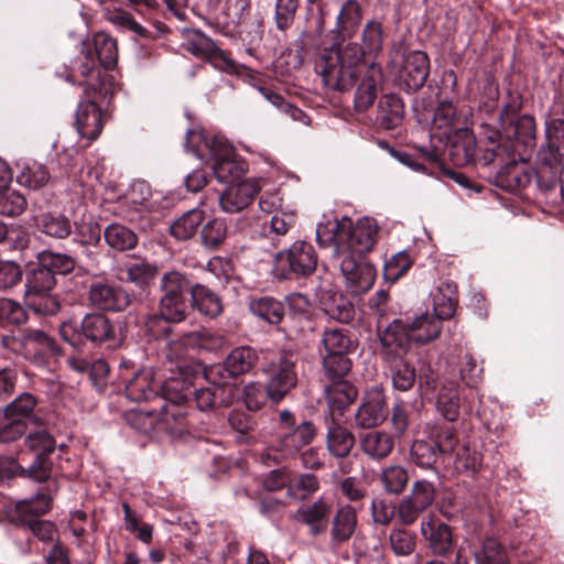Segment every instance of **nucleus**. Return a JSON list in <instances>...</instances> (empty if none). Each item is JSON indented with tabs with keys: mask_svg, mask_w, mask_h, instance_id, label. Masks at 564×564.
Listing matches in <instances>:
<instances>
[{
	"mask_svg": "<svg viewBox=\"0 0 564 564\" xmlns=\"http://www.w3.org/2000/svg\"><path fill=\"white\" fill-rule=\"evenodd\" d=\"M325 227L318 226L316 237L318 240L325 238L333 241L348 291L360 294L370 290L376 279V270L364 261L362 256L375 245L378 231L376 220L365 217L352 224L350 219L343 218L332 225L328 237H325Z\"/></svg>",
	"mask_w": 564,
	"mask_h": 564,
	"instance_id": "1",
	"label": "nucleus"
},
{
	"mask_svg": "<svg viewBox=\"0 0 564 564\" xmlns=\"http://www.w3.org/2000/svg\"><path fill=\"white\" fill-rule=\"evenodd\" d=\"M364 46L357 42L334 44L325 50L316 63V72L322 77L324 86L330 90L346 91L354 86L356 76L362 65L370 62L365 59L367 54H377L382 50L383 31L381 23L369 21L361 32Z\"/></svg>",
	"mask_w": 564,
	"mask_h": 564,
	"instance_id": "2",
	"label": "nucleus"
},
{
	"mask_svg": "<svg viewBox=\"0 0 564 564\" xmlns=\"http://www.w3.org/2000/svg\"><path fill=\"white\" fill-rule=\"evenodd\" d=\"M185 145L199 159L209 155L214 160L213 170L221 183L235 182L246 173L245 163L237 160L234 148L220 137L207 138L199 131H188Z\"/></svg>",
	"mask_w": 564,
	"mask_h": 564,
	"instance_id": "3",
	"label": "nucleus"
},
{
	"mask_svg": "<svg viewBox=\"0 0 564 564\" xmlns=\"http://www.w3.org/2000/svg\"><path fill=\"white\" fill-rule=\"evenodd\" d=\"M188 280L176 271L166 272L161 279L163 296L160 300V312L147 318L145 326L153 336L169 330L166 323L181 322L185 318L187 304L186 294L191 292Z\"/></svg>",
	"mask_w": 564,
	"mask_h": 564,
	"instance_id": "4",
	"label": "nucleus"
},
{
	"mask_svg": "<svg viewBox=\"0 0 564 564\" xmlns=\"http://www.w3.org/2000/svg\"><path fill=\"white\" fill-rule=\"evenodd\" d=\"M78 73L85 78V94L89 100L79 104L75 126L82 138L93 141L102 129L101 111L91 95V91L99 94L102 91L101 74L96 66L93 52L88 51L85 54L84 61L78 66Z\"/></svg>",
	"mask_w": 564,
	"mask_h": 564,
	"instance_id": "5",
	"label": "nucleus"
},
{
	"mask_svg": "<svg viewBox=\"0 0 564 564\" xmlns=\"http://www.w3.org/2000/svg\"><path fill=\"white\" fill-rule=\"evenodd\" d=\"M280 429L283 431L274 444L267 448L261 458L264 463L272 459L274 463L294 457L306 445L311 444L316 436V429L311 421L296 423L293 413L282 410L279 414Z\"/></svg>",
	"mask_w": 564,
	"mask_h": 564,
	"instance_id": "6",
	"label": "nucleus"
},
{
	"mask_svg": "<svg viewBox=\"0 0 564 564\" xmlns=\"http://www.w3.org/2000/svg\"><path fill=\"white\" fill-rule=\"evenodd\" d=\"M388 68L406 91L422 88L430 74V59L419 50H409L403 43H394L389 51Z\"/></svg>",
	"mask_w": 564,
	"mask_h": 564,
	"instance_id": "7",
	"label": "nucleus"
},
{
	"mask_svg": "<svg viewBox=\"0 0 564 564\" xmlns=\"http://www.w3.org/2000/svg\"><path fill=\"white\" fill-rule=\"evenodd\" d=\"M212 386L192 389L191 384L181 378H171L164 387L169 401L181 404L192 399L200 411L215 410L226 406L230 401V388L218 377V380H208Z\"/></svg>",
	"mask_w": 564,
	"mask_h": 564,
	"instance_id": "8",
	"label": "nucleus"
},
{
	"mask_svg": "<svg viewBox=\"0 0 564 564\" xmlns=\"http://www.w3.org/2000/svg\"><path fill=\"white\" fill-rule=\"evenodd\" d=\"M395 333L382 332L380 341L383 348V360L395 390L408 391L415 382V369L406 359L408 348L397 341Z\"/></svg>",
	"mask_w": 564,
	"mask_h": 564,
	"instance_id": "9",
	"label": "nucleus"
},
{
	"mask_svg": "<svg viewBox=\"0 0 564 564\" xmlns=\"http://www.w3.org/2000/svg\"><path fill=\"white\" fill-rule=\"evenodd\" d=\"M61 337L74 348H79L84 339L93 343H104L113 336V326L110 319L98 313L87 314L80 325L66 321L59 326Z\"/></svg>",
	"mask_w": 564,
	"mask_h": 564,
	"instance_id": "10",
	"label": "nucleus"
},
{
	"mask_svg": "<svg viewBox=\"0 0 564 564\" xmlns=\"http://www.w3.org/2000/svg\"><path fill=\"white\" fill-rule=\"evenodd\" d=\"M522 107L519 95H509L508 101L503 104L499 116L498 135L508 140H518L529 144L535 137V122L531 116H519Z\"/></svg>",
	"mask_w": 564,
	"mask_h": 564,
	"instance_id": "11",
	"label": "nucleus"
},
{
	"mask_svg": "<svg viewBox=\"0 0 564 564\" xmlns=\"http://www.w3.org/2000/svg\"><path fill=\"white\" fill-rule=\"evenodd\" d=\"M25 445L28 477L40 482L47 480L51 475L48 456L56 446L54 437L45 430L30 432L25 438Z\"/></svg>",
	"mask_w": 564,
	"mask_h": 564,
	"instance_id": "12",
	"label": "nucleus"
},
{
	"mask_svg": "<svg viewBox=\"0 0 564 564\" xmlns=\"http://www.w3.org/2000/svg\"><path fill=\"white\" fill-rule=\"evenodd\" d=\"M442 321L434 314L425 312L416 316L411 323L393 321L383 332L395 333L397 341L410 351V343L426 344L438 337Z\"/></svg>",
	"mask_w": 564,
	"mask_h": 564,
	"instance_id": "13",
	"label": "nucleus"
},
{
	"mask_svg": "<svg viewBox=\"0 0 564 564\" xmlns=\"http://www.w3.org/2000/svg\"><path fill=\"white\" fill-rule=\"evenodd\" d=\"M435 489L427 480L413 484L408 496L402 498L397 507V518L404 525L413 524L434 501Z\"/></svg>",
	"mask_w": 564,
	"mask_h": 564,
	"instance_id": "14",
	"label": "nucleus"
},
{
	"mask_svg": "<svg viewBox=\"0 0 564 564\" xmlns=\"http://www.w3.org/2000/svg\"><path fill=\"white\" fill-rule=\"evenodd\" d=\"M4 345L23 354L26 358H43L58 352L55 341L43 330L25 328L11 338L3 340Z\"/></svg>",
	"mask_w": 564,
	"mask_h": 564,
	"instance_id": "15",
	"label": "nucleus"
},
{
	"mask_svg": "<svg viewBox=\"0 0 564 564\" xmlns=\"http://www.w3.org/2000/svg\"><path fill=\"white\" fill-rule=\"evenodd\" d=\"M91 306L102 311H123L131 302L130 295L116 282L106 279L91 281L88 289Z\"/></svg>",
	"mask_w": 564,
	"mask_h": 564,
	"instance_id": "16",
	"label": "nucleus"
},
{
	"mask_svg": "<svg viewBox=\"0 0 564 564\" xmlns=\"http://www.w3.org/2000/svg\"><path fill=\"white\" fill-rule=\"evenodd\" d=\"M258 361V354L250 347H238L226 358L224 364L210 366L205 370L207 380H218L227 383V379L250 371Z\"/></svg>",
	"mask_w": 564,
	"mask_h": 564,
	"instance_id": "17",
	"label": "nucleus"
},
{
	"mask_svg": "<svg viewBox=\"0 0 564 564\" xmlns=\"http://www.w3.org/2000/svg\"><path fill=\"white\" fill-rule=\"evenodd\" d=\"M275 262L281 270L297 275H308L315 271L317 256L314 247L305 241H295L288 250L275 256Z\"/></svg>",
	"mask_w": 564,
	"mask_h": 564,
	"instance_id": "18",
	"label": "nucleus"
},
{
	"mask_svg": "<svg viewBox=\"0 0 564 564\" xmlns=\"http://www.w3.org/2000/svg\"><path fill=\"white\" fill-rule=\"evenodd\" d=\"M183 48L196 57L209 59L215 67L221 70L235 73L238 69L236 62L203 33H191L183 43Z\"/></svg>",
	"mask_w": 564,
	"mask_h": 564,
	"instance_id": "19",
	"label": "nucleus"
},
{
	"mask_svg": "<svg viewBox=\"0 0 564 564\" xmlns=\"http://www.w3.org/2000/svg\"><path fill=\"white\" fill-rule=\"evenodd\" d=\"M332 511V501L319 497L314 502L300 507L293 518L307 528L308 535L318 538L327 532Z\"/></svg>",
	"mask_w": 564,
	"mask_h": 564,
	"instance_id": "20",
	"label": "nucleus"
},
{
	"mask_svg": "<svg viewBox=\"0 0 564 564\" xmlns=\"http://www.w3.org/2000/svg\"><path fill=\"white\" fill-rule=\"evenodd\" d=\"M539 161L552 169L564 160V119L549 118L545 121V144L538 152Z\"/></svg>",
	"mask_w": 564,
	"mask_h": 564,
	"instance_id": "21",
	"label": "nucleus"
},
{
	"mask_svg": "<svg viewBox=\"0 0 564 564\" xmlns=\"http://www.w3.org/2000/svg\"><path fill=\"white\" fill-rule=\"evenodd\" d=\"M126 380V395L133 402L149 401L153 398L159 397L160 392L162 397L167 400L164 393V384L155 380V373L151 368H143L132 375L131 378Z\"/></svg>",
	"mask_w": 564,
	"mask_h": 564,
	"instance_id": "22",
	"label": "nucleus"
},
{
	"mask_svg": "<svg viewBox=\"0 0 564 564\" xmlns=\"http://www.w3.org/2000/svg\"><path fill=\"white\" fill-rule=\"evenodd\" d=\"M361 77L355 93V108L358 111H366L371 107L377 98L378 86L382 80V70L379 64L370 62L368 65H362L358 72L355 82ZM356 83H354L355 85Z\"/></svg>",
	"mask_w": 564,
	"mask_h": 564,
	"instance_id": "23",
	"label": "nucleus"
},
{
	"mask_svg": "<svg viewBox=\"0 0 564 564\" xmlns=\"http://www.w3.org/2000/svg\"><path fill=\"white\" fill-rule=\"evenodd\" d=\"M225 344L226 339L223 335L212 333L207 329H200L183 335L180 340L169 343L167 357L178 359L182 355L181 349L183 347L216 351L221 349Z\"/></svg>",
	"mask_w": 564,
	"mask_h": 564,
	"instance_id": "24",
	"label": "nucleus"
},
{
	"mask_svg": "<svg viewBox=\"0 0 564 564\" xmlns=\"http://www.w3.org/2000/svg\"><path fill=\"white\" fill-rule=\"evenodd\" d=\"M386 397L380 389H372L367 392L356 414V424L361 429L373 430L387 417Z\"/></svg>",
	"mask_w": 564,
	"mask_h": 564,
	"instance_id": "25",
	"label": "nucleus"
},
{
	"mask_svg": "<svg viewBox=\"0 0 564 564\" xmlns=\"http://www.w3.org/2000/svg\"><path fill=\"white\" fill-rule=\"evenodd\" d=\"M258 192L259 187L252 181L232 183L219 195V205L225 213H239L252 203Z\"/></svg>",
	"mask_w": 564,
	"mask_h": 564,
	"instance_id": "26",
	"label": "nucleus"
},
{
	"mask_svg": "<svg viewBox=\"0 0 564 564\" xmlns=\"http://www.w3.org/2000/svg\"><path fill=\"white\" fill-rule=\"evenodd\" d=\"M447 138V155L454 165L465 166L474 161L477 143L469 129L457 128Z\"/></svg>",
	"mask_w": 564,
	"mask_h": 564,
	"instance_id": "27",
	"label": "nucleus"
},
{
	"mask_svg": "<svg viewBox=\"0 0 564 564\" xmlns=\"http://www.w3.org/2000/svg\"><path fill=\"white\" fill-rule=\"evenodd\" d=\"M358 446L369 459L381 462L392 453L394 437L387 431L369 430L358 435Z\"/></svg>",
	"mask_w": 564,
	"mask_h": 564,
	"instance_id": "28",
	"label": "nucleus"
},
{
	"mask_svg": "<svg viewBox=\"0 0 564 564\" xmlns=\"http://www.w3.org/2000/svg\"><path fill=\"white\" fill-rule=\"evenodd\" d=\"M296 382L294 362L289 359H281L272 370L265 386L267 394L272 402L278 403L296 386Z\"/></svg>",
	"mask_w": 564,
	"mask_h": 564,
	"instance_id": "29",
	"label": "nucleus"
},
{
	"mask_svg": "<svg viewBox=\"0 0 564 564\" xmlns=\"http://www.w3.org/2000/svg\"><path fill=\"white\" fill-rule=\"evenodd\" d=\"M326 448L328 453L336 458L347 457L356 442L354 434L336 422L333 415L329 420H326Z\"/></svg>",
	"mask_w": 564,
	"mask_h": 564,
	"instance_id": "30",
	"label": "nucleus"
},
{
	"mask_svg": "<svg viewBox=\"0 0 564 564\" xmlns=\"http://www.w3.org/2000/svg\"><path fill=\"white\" fill-rule=\"evenodd\" d=\"M357 527L356 510L349 506L344 505L337 508L330 522V543L339 545L347 542L354 534Z\"/></svg>",
	"mask_w": 564,
	"mask_h": 564,
	"instance_id": "31",
	"label": "nucleus"
},
{
	"mask_svg": "<svg viewBox=\"0 0 564 564\" xmlns=\"http://www.w3.org/2000/svg\"><path fill=\"white\" fill-rule=\"evenodd\" d=\"M421 533L429 541L435 554L444 555L452 547V532L447 524L435 523L432 519L421 523Z\"/></svg>",
	"mask_w": 564,
	"mask_h": 564,
	"instance_id": "32",
	"label": "nucleus"
},
{
	"mask_svg": "<svg viewBox=\"0 0 564 564\" xmlns=\"http://www.w3.org/2000/svg\"><path fill=\"white\" fill-rule=\"evenodd\" d=\"M457 302L456 284L451 281H445L441 283L434 294L432 314L441 321L449 319L455 314Z\"/></svg>",
	"mask_w": 564,
	"mask_h": 564,
	"instance_id": "33",
	"label": "nucleus"
},
{
	"mask_svg": "<svg viewBox=\"0 0 564 564\" xmlns=\"http://www.w3.org/2000/svg\"><path fill=\"white\" fill-rule=\"evenodd\" d=\"M361 17L359 3L355 0H347L337 17L335 29L336 37L343 41L351 37L361 22Z\"/></svg>",
	"mask_w": 564,
	"mask_h": 564,
	"instance_id": "34",
	"label": "nucleus"
},
{
	"mask_svg": "<svg viewBox=\"0 0 564 564\" xmlns=\"http://www.w3.org/2000/svg\"><path fill=\"white\" fill-rule=\"evenodd\" d=\"M34 224L41 232L57 239L66 238L72 231L69 219L59 213H41L34 217Z\"/></svg>",
	"mask_w": 564,
	"mask_h": 564,
	"instance_id": "35",
	"label": "nucleus"
},
{
	"mask_svg": "<svg viewBox=\"0 0 564 564\" xmlns=\"http://www.w3.org/2000/svg\"><path fill=\"white\" fill-rule=\"evenodd\" d=\"M325 397L332 411H343L355 400L357 390L344 379L332 380V383L325 387Z\"/></svg>",
	"mask_w": 564,
	"mask_h": 564,
	"instance_id": "36",
	"label": "nucleus"
},
{
	"mask_svg": "<svg viewBox=\"0 0 564 564\" xmlns=\"http://www.w3.org/2000/svg\"><path fill=\"white\" fill-rule=\"evenodd\" d=\"M55 283V276L50 271V268L40 261V264L32 268L26 275L25 297L51 292Z\"/></svg>",
	"mask_w": 564,
	"mask_h": 564,
	"instance_id": "37",
	"label": "nucleus"
},
{
	"mask_svg": "<svg viewBox=\"0 0 564 564\" xmlns=\"http://www.w3.org/2000/svg\"><path fill=\"white\" fill-rule=\"evenodd\" d=\"M193 305L204 315L216 317L223 312L220 297L210 289L196 284L191 289Z\"/></svg>",
	"mask_w": 564,
	"mask_h": 564,
	"instance_id": "38",
	"label": "nucleus"
},
{
	"mask_svg": "<svg viewBox=\"0 0 564 564\" xmlns=\"http://www.w3.org/2000/svg\"><path fill=\"white\" fill-rule=\"evenodd\" d=\"M378 112L381 126L384 129H393L402 121L403 102L397 95H386L379 101Z\"/></svg>",
	"mask_w": 564,
	"mask_h": 564,
	"instance_id": "39",
	"label": "nucleus"
},
{
	"mask_svg": "<svg viewBox=\"0 0 564 564\" xmlns=\"http://www.w3.org/2000/svg\"><path fill=\"white\" fill-rule=\"evenodd\" d=\"M322 310L332 319L349 323L355 317V308L349 300L341 294H332L321 301Z\"/></svg>",
	"mask_w": 564,
	"mask_h": 564,
	"instance_id": "40",
	"label": "nucleus"
},
{
	"mask_svg": "<svg viewBox=\"0 0 564 564\" xmlns=\"http://www.w3.org/2000/svg\"><path fill=\"white\" fill-rule=\"evenodd\" d=\"M296 221L295 215L291 212H276L269 220L262 224L263 235L272 240L273 243L280 241L291 228L294 227Z\"/></svg>",
	"mask_w": 564,
	"mask_h": 564,
	"instance_id": "41",
	"label": "nucleus"
},
{
	"mask_svg": "<svg viewBox=\"0 0 564 564\" xmlns=\"http://www.w3.org/2000/svg\"><path fill=\"white\" fill-rule=\"evenodd\" d=\"M204 219V212L199 208H193L174 221L170 228L171 234L178 240L189 239L196 234Z\"/></svg>",
	"mask_w": 564,
	"mask_h": 564,
	"instance_id": "42",
	"label": "nucleus"
},
{
	"mask_svg": "<svg viewBox=\"0 0 564 564\" xmlns=\"http://www.w3.org/2000/svg\"><path fill=\"white\" fill-rule=\"evenodd\" d=\"M249 308L253 315L272 325L279 324L284 316L283 304L272 297L253 299Z\"/></svg>",
	"mask_w": 564,
	"mask_h": 564,
	"instance_id": "43",
	"label": "nucleus"
},
{
	"mask_svg": "<svg viewBox=\"0 0 564 564\" xmlns=\"http://www.w3.org/2000/svg\"><path fill=\"white\" fill-rule=\"evenodd\" d=\"M319 489L318 478L313 474H300L290 477L288 496L296 501L312 497Z\"/></svg>",
	"mask_w": 564,
	"mask_h": 564,
	"instance_id": "44",
	"label": "nucleus"
},
{
	"mask_svg": "<svg viewBox=\"0 0 564 564\" xmlns=\"http://www.w3.org/2000/svg\"><path fill=\"white\" fill-rule=\"evenodd\" d=\"M106 242L112 249L124 251L134 248L138 238L128 227L120 224H111L105 229Z\"/></svg>",
	"mask_w": 564,
	"mask_h": 564,
	"instance_id": "45",
	"label": "nucleus"
},
{
	"mask_svg": "<svg viewBox=\"0 0 564 564\" xmlns=\"http://www.w3.org/2000/svg\"><path fill=\"white\" fill-rule=\"evenodd\" d=\"M462 115L454 106L452 100H442L435 108L433 116V126L437 129H444V134H449L455 126L460 123Z\"/></svg>",
	"mask_w": 564,
	"mask_h": 564,
	"instance_id": "46",
	"label": "nucleus"
},
{
	"mask_svg": "<svg viewBox=\"0 0 564 564\" xmlns=\"http://www.w3.org/2000/svg\"><path fill=\"white\" fill-rule=\"evenodd\" d=\"M95 55L104 68H111L117 64L118 50L116 41L106 33L94 36Z\"/></svg>",
	"mask_w": 564,
	"mask_h": 564,
	"instance_id": "47",
	"label": "nucleus"
},
{
	"mask_svg": "<svg viewBox=\"0 0 564 564\" xmlns=\"http://www.w3.org/2000/svg\"><path fill=\"white\" fill-rule=\"evenodd\" d=\"M380 481L388 494L399 495L409 481L408 471L400 465L388 466L381 470Z\"/></svg>",
	"mask_w": 564,
	"mask_h": 564,
	"instance_id": "48",
	"label": "nucleus"
},
{
	"mask_svg": "<svg viewBox=\"0 0 564 564\" xmlns=\"http://www.w3.org/2000/svg\"><path fill=\"white\" fill-rule=\"evenodd\" d=\"M50 180L46 169L39 163L24 164L21 166L17 181L20 185L36 189L44 186Z\"/></svg>",
	"mask_w": 564,
	"mask_h": 564,
	"instance_id": "49",
	"label": "nucleus"
},
{
	"mask_svg": "<svg viewBox=\"0 0 564 564\" xmlns=\"http://www.w3.org/2000/svg\"><path fill=\"white\" fill-rule=\"evenodd\" d=\"M25 207L26 199L19 191L10 186L0 189V215L17 217L25 210Z\"/></svg>",
	"mask_w": 564,
	"mask_h": 564,
	"instance_id": "50",
	"label": "nucleus"
},
{
	"mask_svg": "<svg viewBox=\"0 0 564 564\" xmlns=\"http://www.w3.org/2000/svg\"><path fill=\"white\" fill-rule=\"evenodd\" d=\"M437 408L444 419L455 421L459 415V397L456 386L443 387L437 394Z\"/></svg>",
	"mask_w": 564,
	"mask_h": 564,
	"instance_id": "51",
	"label": "nucleus"
},
{
	"mask_svg": "<svg viewBox=\"0 0 564 564\" xmlns=\"http://www.w3.org/2000/svg\"><path fill=\"white\" fill-rule=\"evenodd\" d=\"M321 343L324 354L347 355L351 347L350 338L339 328L325 330Z\"/></svg>",
	"mask_w": 564,
	"mask_h": 564,
	"instance_id": "52",
	"label": "nucleus"
},
{
	"mask_svg": "<svg viewBox=\"0 0 564 564\" xmlns=\"http://www.w3.org/2000/svg\"><path fill=\"white\" fill-rule=\"evenodd\" d=\"M438 453L436 443L432 440H416L411 446L412 460L422 467H432Z\"/></svg>",
	"mask_w": 564,
	"mask_h": 564,
	"instance_id": "53",
	"label": "nucleus"
},
{
	"mask_svg": "<svg viewBox=\"0 0 564 564\" xmlns=\"http://www.w3.org/2000/svg\"><path fill=\"white\" fill-rule=\"evenodd\" d=\"M323 368L329 380L344 379L351 368V361L346 355L323 354Z\"/></svg>",
	"mask_w": 564,
	"mask_h": 564,
	"instance_id": "54",
	"label": "nucleus"
},
{
	"mask_svg": "<svg viewBox=\"0 0 564 564\" xmlns=\"http://www.w3.org/2000/svg\"><path fill=\"white\" fill-rule=\"evenodd\" d=\"M156 274L158 268L144 261L132 263L127 269V279L141 289L147 288Z\"/></svg>",
	"mask_w": 564,
	"mask_h": 564,
	"instance_id": "55",
	"label": "nucleus"
},
{
	"mask_svg": "<svg viewBox=\"0 0 564 564\" xmlns=\"http://www.w3.org/2000/svg\"><path fill=\"white\" fill-rule=\"evenodd\" d=\"M300 0H276L274 9L275 26L280 31H286L292 26Z\"/></svg>",
	"mask_w": 564,
	"mask_h": 564,
	"instance_id": "56",
	"label": "nucleus"
},
{
	"mask_svg": "<svg viewBox=\"0 0 564 564\" xmlns=\"http://www.w3.org/2000/svg\"><path fill=\"white\" fill-rule=\"evenodd\" d=\"M259 91L274 107L280 109L285 115H289L291 119H293L294 121L302 122L303 124H308V117L301 109L286 102L281 95L264 87H260Z\"/></svg>",
	"mask_w": 564,
	"mask_h": 564,
	"instance_id": "57",
	"label": "nucleus"
},
{
	"mask_svg": "<svg viewBox=\"0 0 564 564\" xmlns=\"http://www.w3.org/2000/svg\"><path fill=\"white\" fill-rule=\"evenodd\" d=\"M475 564H507L506 554L495 539L485 540L481 549L474 554Z\"/></svg>",
	"mask_w": 564,
	"mask_h": 564,
	"instance_id": "58",
	"label": "nucleus"
},
{
	"mask_svg": "<svg viewBox=\"0 0 564 564\" xmlns=\"http://www.w3.org/2000/svg\"><path fill=\"white\" fill-rule=\"evenodd\" d=\"M412 263L413 261L408 252L400 251L395 253L384 264L383 275L386 280L395 282L411 268Z\"/></svg>",
	"mask_w": 564,
	"mask_h": 564,
	"instance_id": "59",
	"label": "nucleus"
},
{
	"mask_svg": "<svg viewBox=\"0 0 564 564\" xmlns=\"http://www.w3.org/2000/svg\"><path fill=\"white\" fill-rule=\"evenodd\" d=\"M106 18L119 30H129L140 36H148V30L139 24L128 12L121 9L108 10Z\"/></svg>",
	"mask_w": 564,
	"mask_h": 564,
	"instance_id": "60",
	"label": "nucleus"
},
{
	"mask_svg": "<svg viewBox=\"0 0 564 564\" xmlns=\"http://www.w3.org/2000/svg\"><path fill=\"white\" fill-rule=\"evenodd\" d=\"M202 241L207 248L218 247L226 238L227 227L221 219L215 218L209 220L202 228Z\"/></svg>",
	"mask_w": 564,
	"mask_h": 564,
	"instance_id": "61",
	"label": "nucleus"
},
{
	"mask_svg": "<svg viewBox=\"0 0 564 564\" xmlns=\"http://www.w3.org/2000/svg\"><path fill=\"white\" fill-rule=\"evenodd\" d=\"M40 261L50 268L54 276L55 274H67L75 268L74 259L62 253L43 252Z\"/></svg>",
	"mask_w": 564,
	"mask_h": 564,
	"instance_id": "62",
	"label": "nucleus"
},
{
	"mask_svg": "<svg viewBox=\"0 0 564 564\" xmlns=\"http://www.w3.org/2000/svg\"><path fill=\"white\" fill-rule=\"evenodd\" d=\"M36 401L30 393H22L4 408L6 415L22 419L25 423L31 417Z\"/></svg>",
	"mask_w": 564,
	"mask_h": 564,
	"instance_id": "63",
	"label": "nucleus"
},
{
	"mask_svg": "<svg viewBox=\"0 0 564 564\" xmlns=\"http://www.w3.org/2000/svg\"><path fill=\"white\" fill-rule=\"evenodd\" d=\"M390 544L397 555H409L414 551L415 538L404 529H394L390 533Z\"/></svg>",
	"mask_w": 564,
	"mask_h": 564,
	"instance_id": "64",
	"label": "nucleus"
}]
</instances>
